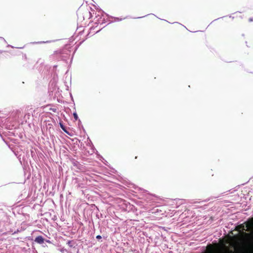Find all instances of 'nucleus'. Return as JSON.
I'll list each match as a JSON object with an SVG mask.
<instances>
[{"mask_svg":"<svg viewBox=\"0 0 253 253\" xmlns=\"http://www.w3.org/2000/svg\"><path fill=\"white\" fill-rule=\"evenodd\" d=\"M60 127H61V128L66 132H67V131H66V130L65 129L63 125L62 124V123H60Z\"/></svg>","mask_w":253,"mask_h":253,"instance_id":"obj_2","label":"nucleus"},{"mask_svg":"<svg viewBox=\"0 0 253 253\" xmlns=\"http://www.w3.org/2000/svg\"><path fill=\"white\" fill-rule=\"evenodd\" d=\"M73 116H74V118L75 119V120H77L78 119V115L76 113H74L73 114Z\"/></svg>","mask_w":253,"mask_h":253,"instance_id":"obj_3","label":"nucleus"},{"mask_svg":"<svg viewBox=\"0 0 253 253\" xmlns=\"http://www.w3.org/2000/svg\"><path fill=\"white\" fill-rule=\"evenodd\" d=\"M249 22H252V21H253V18H249Z\"/></svg>","mask_w":253,"mask_h":253,"instance_id":"obj_6","label":"nucleus"},{"mask_svg":"<svg viewBox=\"0 0 253 253\" xmlns=\"http://www.w3.org/2000/svg\"><path fill=\"white\" fill-rule=\"evenodd\" d=\"M101 238H102V237L100 235H97L96 236V239H101Z\"/></svg>","mask_w":253,"mask_h":253,"instance_id":"obj_5","label":"nucleus"},{"mask_svg":"<svg viewBox=\"0 0 253 253\" xmlns=\"http://www.w3.org/2000/svg\"><path fill=\"white\" fill-rule=\"evenodd\" d=\"M35 241L39 244H42L44 242V239L42 236H38L36 238Z\"/></svg>","mask_w":253,"mask_h":253,"instance_id":"obj_1","label":"nucleus"},{"mask_svg":"<svg viewBox=\"0 0 253 253\" xmlns=\"http://www.w3.org/2000/svg\"><path fill=\"white\" fill-rule=\"evenodd\" d=\"M68 245L70 246V247H72L73 246V245H72V241H69L67 243Z\"/></svg>","mask_w":253,"mask_h":253,"instance_id":"obj_4","label":"nucleus"}]
</instances>
